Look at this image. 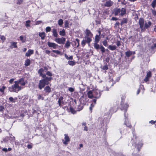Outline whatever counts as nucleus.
Here are the masks:
<instances>
[{
    "instance_id": "nucleus-47",
    "label": "nucleus",
    "mask_w": 156,
    "mask_h": 156,
    "mask_svg": "<svg viewBox=\"0 0 156 156\" xmlns=\"http://www.w3.org/2000/svg\"><path fill=\"white\" fill-rule=\"evenodd\" d=\"M151 72H149L147 73L146 76L147 77H148L150 78V77L151 76Z\"/></svg>"
},
{
    "instance_id": "nucleus-58",
    "label": "nucleus",
    "mask_w": 156,
    "mask_h": 156,
    "mask_svg": "<svg viewBox=\"0 0 156 156\" xmlns=\"http://www.w3.org/2000/svg\"><path fill=\"white\" fill-rule=\"evenodd\" d=\"M5 88V87L4 86H3L2 87L0 88V91L2 92H4V90Z\"/></svg>"
},
{
    "instance_id": "nucleus-34",
    "label": "nucleus",
    "mask_w": 156,
    "mask_h": 156,
    "mask_svg": "<svg viewBox=\"0 0 156 156\" xmlns=\"http://www.w3.org/2000/svg\"><path fill=\"white\" fill-rule=\"evenodd\" d=\"M70 42L68 41L65 44V47L67 48H68L70 46Z\"/></svg>"
},
{
    "instance_id": "nucleus-15",
    "label": "nucleus",
    "mask_w": 156,
    "mask_h": 156,
    "mask_svg": "<svg viewBox=\"0 0 156 156\" xmlns=\"http://www.w3.org/2000/svg\"><path fill=\"white\" fill-rule=\"evenodd\" d=\"M34 53V50L31 49H29L25 54V56L27 57H29L30 55Z\"/></svg>"
},
{
    "instance_id": "nucleus-25",
    "label": "nucleus",
    "mask_w": 156,
    "mask_h": 156,
    "mask_svg": "<svg viewBox=\"0 0 156 156\" xmlns=\"http://www.w3.org/2000/svg\"><path fill=\"white\" fill-rule=\"evenodd\" d=\"M126 13V9L124 8H122L121 9V13L119 14V15L121 16H123Z\"/></svg>"
},
{
    "instance_id": "nucleus-17",
    "label": "nucleus",
    "mask_w": 156,
    "mask_h": 156,
    "mask_svg": "<svg viewBox=\"0 0 156 156\" xmlns=\"http://www.w3.org/2000/svg\"><path fill=\"white\" fill-rule=\"evenodd\" d=\"M52 79L51 77H48L46 76L45 78L42 80H44V81L47 83V85H48L49 84L48 81H51Z\"/></svg>"
},
{
    "instance_id": "nucleus-20",
    "label": "nucleus",
    "mask_w": 156,
    "mask_h": 156,
    "mask_svg": "<svg viewBox=\"0 0 156 156\" xmlns=\"http://www.w3.org/2000/svg\"><path fill=\"white\" fill-rule=\"evenodd\" d=\"M44 90L46 93H49L51 92V88L49 86H46L44 88Z\"/></svg>"
},
{
    "instance_id": "nucleus-60",
    "label": "nucleus",
    "mask_w": 156,
    "mask_h": 156,
    "mask_svg": "<svg viewBox=\"0 0 156 156\" xmlns=\"http://www.w3.org/2000/svg\"><path fill=\"white\" fill-rule=\"evenodd\" d=\"M5 108L4 107L2 106H0V112H2Z\"/></svg>"
},
{
    "instance_id": "nucleus-64",
    "label": "nucleus",
    "mask_w": 156,
    "mask_h": 156,
    "mask_svg": "<svg viewBox=\"0 0 156 156\" xmlns=\"http://www.w3.org/2000/svg\"><path fill=\"white\" fill-rule=\"evenodd\" d=\"M111 20L113 21H116L118 20V19L115 17H112V18Z\"/></svg>"
},
{
    "instance_id": "nucleus-56",
    "label": "nucleus",
    "mask_w": 156,
    "mask_h": 156,
    "mask_svg": "<svg viewBox=\"0 0 156 156\" xmlns=\"http://www.w3.org/2000/svg\"><path fill=\"white\" fill-rule=\"evenodd\" d=\"M38 100L41 99L42 100H43L44 99V98L43 97H42L41 95H39L38 97Z\"/></svg>"
},
{
    "instance_id": "nucleus-49",
    "label": "nucleus",
    "mask_w": 156,
    "mask_h": 156,
    "mask_svg": "<svg viewBox=\"0 0 156 156\" xmlns=\"http://www.w3.org/2000/svg\"><path fill=\"white\" fill-rule=\"evenodd\" d=\"M83 108V106L81 105H79L78 108V111H80Z\"/></svg>"
},
{
    "instance_id": "nucleus-11",
    "label": "nucleus",
    "mask_w": 156,
    "mask_h": 156,
    "mask_svg": "<svg viewBox=\"0 0 156 156\" xmlns=\"http://www.w3.org/2000/svg\"><path fill=\"white\" fill-rule=\"evenodd\" d=\"M113 4V2L110 0L107 1L104 4L105 7H109L112 6Z\"/></svg>"
},
{
    "instance_id": "nucleus-19",
    "label": "nucleus",
    "mask_w": 156,
    "mask_h": 156,
    "mask_svg": "<svg viewBox=\"0 0 156 156\" xmlns=\"http://www.w3.org/2000/svg\"><path fill=\"white\" fill-rule=\"evenodd\" d=\"M114 15L115 16H117L121 12V9L119 8L117 9L114 10Z\"/></svg>"
},
{
    "instance_id": "nucleus-63",
    "label": "nucleus",
    "mask_w": 156,
    "mask_h": 156,
    "mask_svg": "<svg viewBox=\"0 0 156 156\" xmlns=\"http://www.w3.org/2000/svg\"><path fill=\"white\" fill-rule=\"evenodd\" d=\"M116 45L118 46H119L121 44L120 41H117L116 43Z\"/></svg>"
},
{
    "instance_id": "nucleus-23",
    "label": "nucleus",
    "mask_w": 156,
    "mask_h": 156,
    "mask_svg": "<svg viewBox=\"0 0 156 156\" xmlns=\"http://www.w3.org/2000/svg\"><path fill=\"white\" fill-rule=\"evenodd\" d=\"M45 33L44 32L39 33V36L41 37V39L44 40L45 37Z\"/></svg>"
},
{
    "instance_id": "nucleus-38",
    "label": "nucleus",
    "mask_w": 156,
    "mask_h": 156,
    "mask_svg": "<svg viewBox=\"0 0 156 156\" xmlns=\"http://www.w3.org/2000/svg\"><path fill=\"white\" fill-rule=\"evenodd\" d=\"M58 24L60 27H61V26L63 23V20L62 19H60L58 21Z\"/></svg>"
},
{
    "instance_id": "nucleus-39",
    "label": "nucleus",
    "mask_w": 156,
    "mask_h": 156,
    "mask_svg": "<svg viewBox=\"0 0 156 156\" xmlns=\"http://www.w3.org/2000/svg\"><path fill=\"white\" fill-rule=\"evenodd\" d=\"M127 22V20L126 19H123L121 22V24L122 25L123 24L126 23Z\"/></svg>"
},
{
    "instance_id": "nucleus-59",
    "label": "nucleus",
    "mask_w": 156,
    "mask_h": 156,
    "mask_svg": "<svg viewBox=\"0 0 156 156\" xmlns=\"http://www.w3.org/2000/svg\"><path fill=\"white\" fill-rule=\"evenodd\" d=\"M94 105L93 104H92L90 105V107L89 109L90 111H91V112H92V108L94 107Z\"/></svg>"
},
{
    "instance_id": "nucleus-9",
    "label": "nucleus",
    "mask_w": 156,
    "mask_h": 156,
    "mask_svg": "<svg viewBox=\"0 0 156 156\" xmlns=\"http://www.w3.org/2000/svg\"><path fill=\"white\" fill-rule=\"evenodd\" d=\"M101 95V93L98 90H95L93 91L94 97L95 98H99L100 97Z\"/></svg>"
},
{
    "instance_id": "nucleus-31",
    "label": "nucleus",
    "mask_w": 156,
    "mask_h": 156,
    "mask_svg": "<svg viewBox=\"0 0 156 156\" xmlns=\"http://www.w3.org/2000/svg\"><path fill=\"white\" fill-rule=\"evenodd\" d=\"M20 38L22 43H24L26 41V37H24L23 36H20Z\"/></svg>"
},
{
    "instance_id": "nucleus-52",
    "label": "nucleus",
    "mask_w": 156,
    "mask_h": 156,
    "mask_svg": "<svg viewBox=\"0 0 156 156\" xmlns=\"http://www.w3.org/2000/svg\"><path fill=\"white\" fill-rule=\"evenodd\" d=\"M75 41L77 43V45H76V47H78L79 45V41H80V40L79 39H78V38H76V39H75Z\"/></svg>"
},
{
    "instance_id": "nucleus-7",
    "label": "nucleus",
    "mask_w": 156,
    "mask_h": 156,
    "mask_svg": "<svg viewBox=\"0 0 156 156\" xmlns=\"http://www.w3.org/2000/svg\"><path fill=\"white\" fill-rule=\"evenodd\" d=\"M47 44L49 48H52L53 49H56L58 46V45L55 43L48 42Z\"/></svg>"
},
{
    "instance_id": "nucleus-33",
    "label": "nucleus",
    "mask_w": 156,
    "mask_h": 156,
    "mask_svg": "<svg viewBox=\"0 0 156 156\" xmlns=\"http://www.w3.org/2000/svg\"><path fill=\"white\" fill-rule=\"evenodd\" d=\"M69 110L70 112L73 114H75L76 113V111H75L72 107H70Z\"/></svg>"
},
{
    "instance_id": "nucleus-5",
    "label": "nucleus",
    "mask_w": 156,
    "mask_h": 156,
    "mask_svg": "<svg viewBox=\"0 0 156 156\" xmlns=\"http://www.w3.org/2000/svg\"><path fill=\"white\" fill-rule=\"evenodd\" d=\"M66 40L65 38L62 37L61 38H56L55 40V41L57 43L59 44H64Z\"/></svg>"
},
{
    "instance_id": "nucleus-50",
    "label": "nucleus",
    "mask_w": 156,
    "mask_h": 156,
    "mask_svg": "<svg viewBox=\"0 0 156 156\" xmlns=\"http://www.w3.org/2000/svg\"><path fill=\"white\" fill-rule=\"evenodd\" d=\"M86 43V41H85L84 39L82 41L81 45L83 46L84 47Z\"/></svg>"
},
{
    "instance_id": "nucleus-48",
    "label": "nucleus",
    "mask_w": 156,
    "mask_h": 156,
    "mask_svg": "<svg viewBox=\"0 0 156 156\" xmlns=\"http://www.w3.org/2000/svg\"><path fill=\"white\" fill-rule=\"evenodd\" d=\"M113 79H111L109 81V82L111 83V86H113L114 84L115 83V82H113Z\"/></svg>"
},
{
    "instance_id": "nucleus-37",
    "label": "nucleus",
    "mask_w": 156,
    "mask_h": 156,
    "mask_svg": "<svg viewBox=\"0 0 156 156\" xmlns=\"http://www.w3.org/2000/svg\"><path fill=\"white\" fill-rule=\"evenodd\" d=\"M68 63L69 65L71 66H73L75 64V62L73 61H69Z\"/></svg>"
},
{
    "instance_id": "nucleus-18",
    "label": "nucleus",
    "mask_w": 156,
    "mask_h": 156,
    "mask_svg": "<svg viewBox=\"0 0 156 156\" xmlns=\"http://www.w3.org/2000/svg\"><path fill=\"white\" fill-rule=\"evenodd\" d=\"M87 95L88 97L89 98H94L93 93L91 90H89L87 93Z\"/></svg>"
},
{
    "instance_id": "nucleus-53",
    "label": "nucleus",
    "mask_w": 156,
    "mask_h": 156,
    "mask_svg": "<svg viewBox=\"0 0 156 156\" xmlns=\"http://www.w3.org/2000/svg\"><path fill=\"white\" fill-rule=\"evenodd\" d=\"M68 90L70 92H73L74 90V89L73 88L71 87L69 88Z\"/></svg>"
},
{
    "instance_id": "nucleus-13",
    "label": "nucleus",
    "mask_w": 156,
    "mask_h": 156,
    "mask_svg": "<svg viewBox=\"0 0 156 156\" xmlns=\"http://www.w3.org/2000/svg\"><path fill=\"white\" fill-rule=\"evenodd\" d=\"M92 37L85 36L84 40L85 41H86V43L90 44V42L92 41Z\"/></svg>"
},
{
    "instance_id": "nucleus-12",
    "label": "nucleus",
    "mask_w": 156,
    "mask_h": 156,
    "mask_svg": "<svg viewBox=\"0 0 156 156\" xmlns=\"http://www.w3.org/2000/svg\"><path fill=\"white\" fill-rule=\"evenodd\" d=\"M85 36H87L90 37H92L93 36V34H92L90 31L87 29L85 31Z\"/></svg>"
},
{
    "instance_id": "nucleus-8",
    "label": "nucleus",
    "mask_w": 156,
    "mask_h": 156,
    "mask_svg": "<svg viewBox=\"0 0 156 156\" xmlns=\"http://www.w3.org/2000/svg\"><path fill=\"white\" fill-rule=\"evenodd\" d=\"M64 136V139L65 140H63L62 142L65 145H67L68 144V143L70 141V139L67 134H65Z\"/></svg>"
},
{
    "instance_id": "nucleus-35",
    "label": "nucleus",
    "mask_w": 156,
    "mask_h": 156,
    "mask_svg": "<svg viewBox=\"0 0 156 156\" xmlns=\"http://www.w3.org/2000/svg\"><path fill=\"white\" fill-rule=\"evenodd\" d=\"M59 34L62 36H64L66 34L65 31L64 29H63L62 31H59Z\"/></svg>"
},
{
    "instance_id": "nucleus-46",
    "label": "nucleus",
    "mask_w": 156,
    "mask_h": 156,
    "mask_svg": "<svg viewBox=\"0 0 156 156\" xmlns=\"http://www.w3.org/2000/svg\"><path fill=\"white\" fill-rule=\"evenodd\" d=\"M45 30L46 32H50L51 30V28L49 27H47L46 28Z\"/></svg>"
},
{
    "instance_id": "nucleus-24",
    "label": "nucleus",
    "mask_w": 156,
    "mask_h": 156,
    "mask_svg": "<svg viewBox=\"0 0 156 156\" xmlns=\"http://www.w3.org/2000/svg\"><path fill=\"white\" fill-rule=\"evenodd\" d=\"M108 48L111 50L113 51L116 49V47L115 45H114L113 46L111 45H109L108 47Z\"/></svg>"
},
{
    "instance_id": "nucleus-10",
    "label": "nucleus",
    "mask_w": 156,
    "mask_h": 156,
    "mask_svg": "<svg viewBox=\"0 0 156 156\" xmlns=\"http://www.w3.org/2000/svg\"><path fill=\"white\" fill-rule=\"evenodd\" d=\"M152 25V23L150 21H148V22L145 21L144 27V30L145 29H148Z\"/></svg>"
},
{
    "instance_id": "nucleus-61",
    "label": "nucleus",
    "mask_w": 156,
    "mask_h": 156,
    "mask_svg": "<svg viewBox=\"0 0 156 156\" xmlns=\"http://www.w3.org/2000/svg\"><path fill=\"white\" fill-rule=\"evenodd\" d=\"M149 78L148 77H147L146 76L145 78L144 79V81L145 82H147L149 80Z\"/></svg>"
},
{
    "instance_id": "nucleus-21",
    "label": "nucleus",
    "mask_w": 156,
    "mask_h": 156,
    "mask_svg": "<svg viewBox=\"0 0 156 156\" xmlns=\"http://www.w3.org/2000/svg\"><path fill=\"white\" fill-rule=\"evenodd\" d=\"M52 33L53 36L56 37H58V34L56 29H53L52 30Z\"/></svg>"
},
{
    "instance_id": "nucleus-6",
    "label": "nucleus",
    "mask_w": 156,
    "mask_h": 156,
    "mask_svg": "<svg viewBox=\"0 0 156 156\" xmlns=\"http://www.w3.org/2000/svg\"><path fill=\"white\" fill-rule=\"evenodd\" d=\"M138 23L141 30H144V24L145 23L144 20L143 18H140L139 20Z\"/></svg>"
},
{
    "instance_id": "nucleus-29",
    "label": "nucleus",
    "mask_w": 156,
    "mask_h": 156,
    "mask_svg": "<svg viewBox=\"0 0 156 156\" xmlns=\"http://www.w3.org/2000/svg\"><path fill=\"white\" fill-rule=\"evenodd\" d=\"M30 63V61L29 59H27L25 61V65L26 66H29Z\"/></svg>"
},
{
    "instance_id": "nucleus-40",
    "label": "nucleus",
    "mask_w": 156,
    "mask_h": 156,
    "mask_svg": "<svg viewBox=\"0 0 156 156\" xmlns=\"http://www.w3.org/2000/svg\"><path fill=\"white\" fill-rule=\"evenodd\" d=\"M69 22L68 20H65V27H69Z\"/></svg>"
},
{
    "instance_id": "nucleus-27",
    "label": "nucleus",
    "mask_w": 156,
    "mask_h": 156,
    "mask_svg": "<svg viewBox=\"0 0 156 156\" xmlns=\"http://www.w3.org/2000/svg\"><path fill=\"white\" fill-rule=\"evenodd\" d=\"M116 111L115 110V108L113 107H111L110 108L109 112H108V114L110 115L111 113H112L114 112H115Z\"/></svg>"
},
{
    "instance_id": "nucleus-41",
    "label": "nucleus",
    "mask_w": 156,
    "mask_h": 156,
    "mask_svg": "<svg viewBox=\"0 0 156 156\" xmlns=\"http://www.w3.org/2000/svg\"><path fill=\"white\" fill-rule=\"evenodd\" d=\"M99 48L101 49V51L102 53H103L105 52V48L103 46L101 45Z\"/></svg>"
},
{
    "instance_id": "nucleus-22",
    "label": "nucleus",
    "mask_w": 156,
    "mask_h": 156,
    "mask_svg": "<svg viewBox=\"0 0 156 156\" xmlns=\"http://www.w3.org/2000/svg\"><path fill=\"white\" fill-rule=\"evenodd\" d=\"M125 55L127 58H128L132 55V51L129 50L125 52Z\"/></svg>"
},
{
    "instance_id": "nucleus-57",
    "label": "nucleus",
    "mask_w": 156,
    "mask_h": 156,
    "mask_svg": "<svg viewBox=\"0 0 156 156\" xmlns=\"http://www.w3.org/2000/svg\"><path fill=\"white\" fill-rule=\"evenodd\" d=\"M58 104L59 106H61V103H62V104H63L64 102H63V101H62L58 100Z\"/></svg>"
},
{
    "instance_id": "nucleus-51",
    "label": "nucleus",
    "mask_w": 156,
    "mask_h": 156,
    "mask_svg": "<svg viewBox=\"0 0 156 156\" xmlns=\"http://www.w3.org/2000/svg\"><path fill=\"white\" fill-rule=\"evenodd\" d=\"M102 69L103 70H107L108 69V67L107 65L103 66Z\"/></svg>"
},
{
    "instance_id": "nucleus-26",
    "label": "nucleus",
    "mask_w": 156,
    "mask_h": 156,
    "mask_svg": "<svg viewBox=\"0 0 156 156\" xmlns=\"http://www.w3.org/2000/svg\"><path fill=\"white\" fill-rule=\"evenodd\" d=\"M100 39V37L99 35H96L94 39V42H99V41Z\"/></svg>"
},
{
    "instance_id": "nucleus-62",
    "label": "nucleus",
    "mask_w": 156,
    "mask_h": 156,
    "mask_svg": "<svg viewBox=\"0 0 156 156\" xmlns=\"http://www.w3.org/2000/svg\"><path fill=\"white\" fill-rule=\"evenodd\" d=\"M32 145L31 144H29L27 145V148L29 149H31L32 148Z\"/></svg>"
},
{
    "instance_id": "nucleus-43",
    "label": "nucleus",
    "mask_w": 156,
    "mask_h": 156,
    "mask_svg": "<svg viewBox=\"0 0 156 156\" xmlns=\"http://www.w3.org/2000/svg\"><path fill=\"white\" fill-rule=\"evenodd\" d=\"M44 71V69L42 68H41L38 71V73L39 74V75H40L42 74V73Z\"/></svg>"
},
{
    "instance_id": "nucleus-32",
    "label": "nucleus",
    "mask_w": 156,
    "mask_h": 156,
    "mask_svg": "<svg viewBox=\"0 0 156 156\" xmlns=\"http://www.w3.org/2000/svg\"><path fill=\"white\" fill-rule=\"evenodd\" d=\"M151 5L153 9H154L156 5V0H154L151 4Z\"/></svg>"
},
{
    "instance_id": "nucleus-30",
    "label": "nucleus",
    "mask_w": 156,
    "mask_h": 156,
    "mask_svg": "<svg viewBox=\"0 0 156 156\" xmlns=\"http://www.w3.org/2000/svg\"><path fill=\"white\" fill-rule=\"evenodd\" d=\"M9 140H10V143L13 144L15 141V137L14 136H10Z\"/></svg>"
},
{
    "instance_id": "nucleus-44",
    "label": "nucleus",
    "mask_w": 156,
    "mask_h": 156,
    "mask_svg": "<svg viewBox=\"0 0 156 156\" xmlns=\"http://www.w3.org/2000/svg\"><path fill=\"white\" fill-rule=\"evenodd\" d=\"M103 44L105 46H107L108 44L107 43V42L106 40H104L103 41Z\"/></svg>"
},
{
    "instance_id": "nucleus-3",
    "label": "nucleus",
    "mask_w": 156,
    "mask_h": 156,
    "mask_svg": "<svg viewBox=\"0 0 156 156\" xmlns=\"http://www.w3.org/2000/svg\"><path fill=\"white\" fill-rule=\"evenodd\" d=\"M131 141V145L129 144V145L134 146L137 148L138 151H139L143 145V142L142 140L137 141L136 136L134 135L133 138L132 139Z\"/></svg>"
},
{
    "instance_id": "nucleus-28",
    "label": "nucleus",
    "mask_w": 156,
    "mask_h": 156,
    "mask_svg": "<svg viewBox=\"0 0 156 156\" xmlns=\"http://www.w3.org/2000/svg\"><path fill=\"white\" fill-rule=\"evenodd\" d=\"M98 43L94 42V47L97 50H98L100 47L99 45L98 44Z\"/></svg>"
},
{
    "instance_id": "nucleus-4",
    "label": "nucleus",
    "mask_w": 156,
    "mask_h": 156,
    "mask_svg": "<svg viewBox=\"0 0 156 156\" xmlns=\"http://www.w3.org/2000/svg\"><path fill=\"white\" fill-rule=\"evenodd\" d=\"M44 80H39L38 83V87L39 89L41 90L44 88L45 85H47V83L44 81Z\"/></svg>"
},
{
    "instance_id": "nucleus-2",
    "label": "nucleus",
    "mask_w": 156,
    "mask_h": 156,
    "mask_svg": "<svg viewBox=\"0 0 156 156\" xmlns=\"http://www.w3.org/2000/svg\"><path fill=\"white\" fill-rule=\"evenodd\" d=\"M128 107L129 105L127 104H121L120 109L122 110H124V115L125 117L124 124L130 128L131 125L130 124L128 120L127 119V115L126 114L127 108H128Z\"/></svg>"
},
{
    "instance_id": "nucleus-36",
    "label": "nucleus",
    "mask_w": 156,
    "mask_h": 156,
    "mask_svg": "<svg viewBox=\"0 0 156 156\" xmlns=\"http://www.w3.org/2000/svg\"><path fill=\"white\" fill-rule=\"evenodd\" d=\"M65 57L67 59L72 60L73 59V56H70L69 57L67 54H65Z\"/></svg>"
},
{
    "instance_id": "nucleus-55",
    "label": "nucleus",
    "mask_w": 156,
    "mask_h": 156,
    "mask_svg": "<svg viewBox=\"0 0 156 156\" xmlns=\"http://www.w3.org/2000/svg\"><path fill=\"white\" fill-rule=\"evenodd\" d=\"M17 4L20 5L23 2V0H17Z\"/></svg>"
},
{
    "instance_id": "nucleus-16",
    "label": "nucleus",
    "mask_w": 156,
    "mask_h": 156,
    "mask_svg": "<svg viewBox=\"0 0 156 156\" xmlns=\"http://www.w3.org/2000/svg\"><path fill=\"white\" fill-rule=\"evenodd\" d=\"M11 45L10 46V48L12 49L14 48H17V45H16L17 43L16 42H10Z\"/></svg>"
},
{
    "instance_id": "nucleus-54",
    "label": "nucleus",
    "mask_w": 156,
    "mask_h": 156,
    "mask_svg": "<svg viewBox=\"0 0 156 156\" xmlns=\"http://www.w3.org/2000/svg\"><path fill=\"white\" fill-rule=\"evenodd\" d=\"M46 74L47 75L50 76V77H51V76H52V74L49 71H48L46 73Z\"/></svg>"
},
{
    "instance_id": "nucleus-42",
    "label": "nucleus",
    "mask_w": 156,
    "mask_h": 156,
    "mask_svg": "<svg viewBox=\"0 0 156 156\" xmlns=\"http://www.w3.org/2000/svg\"><path fill=\"white\" fill-rule=\"evenodd\" d=\"M52 52L56 53L57 55H60L61 54V52L58 50H52Z\"/></svg>"
},
{
    "instance_id": "nucleus-1",
    "label": "nucleus",
    "mask_w": 156,
    "mask_h": 156,
    "mask_svg": "<svg viewBox=\"0 0 156 156\" xmlns=\"http://www.w3.org/2000/svg\"><path fill=\"white\" fill-rule=\"evenodd\" d=\"M14 83L15 84L14 85L9 87V90L11 92H17L22 89V87L20 86L19 84H20L21 85L23 86L26 84L24 79L23 78H20L18 80L15 81Z\"/></svg>"
},
{
    "instance_id": "nucleus-14",
    "label": "nucleus",
    "mask_w": 156,
    "mask_h": 156,
    "mask_svg": "<svg viewBox=\"0 0 156 156\" xmlns=\"http://www.w3.org/2000/svg\"><path fill=\"white\" fill-rule=\"evenodd\" d=\"M151 41L153 43V45L151 47V48L152 50H154L156 48V39H151Z\"/></svg>"
},
{
    "instance_id": "nucleus-45",
    "label": "nucleus",
    "mask_w": 156,
    "mask_h": 156,
    "mask_svg": "<svg viewBox=\"0 0 156 156\" xmlns=\"http://www.w3.org/2000/svg\"><path fill=\"white\" fill-rule=\"evenodd\" d=\"M9 99L10 101L12 102H15V99L13 98L12 97H10L9 98Z\"/></svg>"
}]
</instances>
